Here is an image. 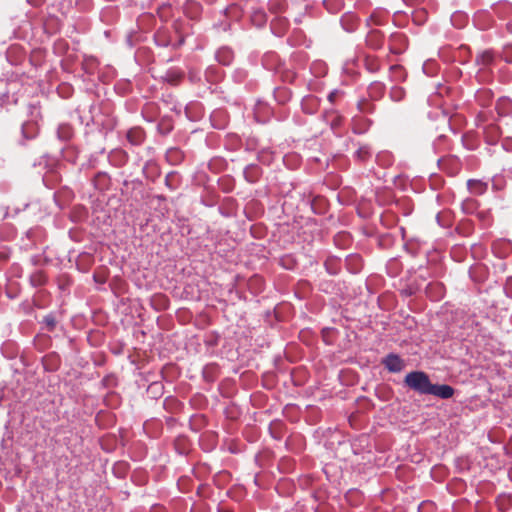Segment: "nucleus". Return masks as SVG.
I'll use <instances>...</instances> for the list:
<instances>
[{
	"mask_svg": "<svg viewBox=\"0 0 512 512\" xmlns=\"http://www.w3.org/2000/svg\"><path fill=\"white\" fill-rule=\"evenodd\" d=\"M404 385L420 395H429L433 383L423 371L409 372L404 378Z\"/></svg>",
	"mask_w": 512,
	"mask_h": 512,
	"instance_id": "obj_1",
	"label": "nucleus"
},
{
	"mask_svg": "<svg viewBox=\"0 0 512 512\" xmlns=\"http://www.w3.org/2000/svg\"><path fill=\"white\" fill-rule=\"evenodd\" d=\"M384 367L392 373H398L405 367L404 361L397 354H388L383 360Z\"/></svg>",
	"mask_w": 512,
	"mask_h": 512,
	"instance_id": "obj_2",
	"label": "nucleus"
},
{
	"mask_svg": "<svg viewBox=\"0 0 512 512\" xmlns=\"http://www.w3.org/2000/svg\"><path fill=\"white\" fill-rule=\"evenodd\" d=\"M454 388L447 384H433L429 395L436 396L441 399H449L454 395Z\"/></svg>",
	"mask_w": 512,
	"mask_h": 512,
	"instance_id": "obj_3",
	"label": "nucleus"
},
{
	"mask_svg": "<svg viewBox=\"0 0 512 512\" xmlns=\"http://www.w3.org/2000/svg\"><path fill=\"white\" fill-rule=\"evenodd\" d=\"M126 137L129 143L139 146L145 139V133L140 127H133L127 131Z\"/></svg>",
	"mask_w": 512,
	"mask_h": 512,
	"instance_id": "obj_4",
	"label": "nucleus"
},
{
	"mask_svg": "<svg viewBox=\"0 0 512 512\" xmlns=\"http://www.w3.org/2000/svg\"><path fill=\"white\" fill-rule=\"evenodd\" d=\"M484 136L487 143L495 144L501 136L500 128L495 124H488L484 127Z\"/></svg>",
	"mask_w": 512,
	"mask_h": 512,
	"instance_id": "obj_5",
	"label": "nucleus"
},
{
	"mask_svg": "<svg viewBox=\"0 0 512 512\" xmlns=\"http://www.w3.org/2000/svg\"><path fill=\"white\" fill-rule=\"evenodd\" d=\"M341 26L347 32H353L357 29L358 18L353 13H346L341 17Z\"/></svg>",
	"mask_w": 512,
	"mask_h": 512,
	"instance_id": "obj_6",
	"label": "nucleus"
},
{
	"mask_svg": "<svg viewBox=\"0 0 512 512\" xmlns=\"http://www.w3.org/2000/svg\"><path fill=\"white\" fill-rule=\"evenodd\" d=\"M243 174L248 182L254 183L259 179L261 175V169L258 165L251 164L244 169Z\"/></svg>",
	"mask_w": 512,
	"mask_h": 512,
	"instance_id": "obj_7",
	"label": "nucleus"
},
{
	"mask_svg": "<svg viewBox=\"0 0 512 512\" xmlns=\"http://www.w3.org/2000/svg\"><path fill=\"white\" fill-rule=\"evenodd\" d=\"M385 93V85L382 82L375 81L368 87V94L370 98L377 100L380 99Z\"/></svg>",
	"mask_w": 512,
	"mask_h": 512,
	"instance_id": "obj_8",
	"label": "nucleus"
},
{
	"mask_svg": "<svg viewBox=\"0 0 512 512\" xmlns=\"http://www.w3.org/2000/svg\"><path fill=\"white\" fill-rule=\"evenodd\" d=\"M366 42L371 48L378 49L382 46V34L379 31L373 30L367 35Z\"/></svg>",
	"mask_w": 512,
	"mask_h": 512,
	"instance_id": "obj_9",
	"label": "nucleus"
},
{
	"mask_svg": "<svg viewBox=\"0 0 512 512\" xmlns=\"http://www.w3.org/2000/svg\"><path fill=\"white\" fill-rule=\"evenodd\" d=\"M216 59L223 65H229L233 60V52L229 48H221L216 53Z\"/></svg>",
	"mask_w": 512,
	"mask_h": 512,
	"instance_id": "obj_10",
	"label": "nucleus"
},
{
	"mask_svg": "<svg viewBox=\"0 0 512 512\" xmlns=\"http://www.w3.org/2000/svg\"><path fill=\"white\" fill-rule=\"evenodd\" d=\"M493 10L499 17H506L512 14V4L509 2H502L495 5Z\"/></svg>",
	"mask_w": 512,
	"mask_h": 512,
	"instance_id": "obj_11",
	"label": "nucleus"
},
{
	"mask_svg": "<svg viewBox=\"0 0 512 512\" xmlns=\"http://www.w3.org/2000/svg\"><path fill=\"white\" fill-rule=\"evenodd\" d=\"M317 106V99L313 96H309L303 99L302 109L307 114H313Z\"/></svg>",
	"mask_w": 512,
	"mask_h": 512,
	"instance_id": "obj_12",
	"label": "nucleus"
},
{
	"mask_svg": "<svg viewBox=\"0 0 512 512\" xmlns=\"http://www.w3.org/2000/svg\"><path fill=\"white\" fill-rule=\"evenodd\" d=\"M73 130L68 124H61L57 129V136L60 140L66 141L72 137Z\"/></svg>",
	"mask_w": 512,
	"mask_h": 512,
	"instance_id": "obj_13",
	"label": "nucleus"
},
{
	"mask_svg": "<svg viewBox=\"0 0 512 512\" xmlns=\"http://www.w3.org/2000/svg\"><path fill=\"white\" fill-rule=\"evenodd\" d=\"M467 185L469 190L475 194H482L486 190V184L478 180H469Z\"/></svg>",
	"mask_w": 512,
	"mask_h": 512,
	"instance_id": "obj_14",
	"label": "nucleus"
},
{
	"mask_svg": "<svg viewBox=\"0 0 512 512\" xmlns=\"http://www.w3.org/2000/svg\"><path fill=\"white\" fill-rule=\"evenodd\" d=\"M390 73L393 81H403L405 79L404 69L400 65L391 66Z\"/></svg>",
	"mask_w": 512,
	"mask_h": 512,
	"instance_id": "obj_15",
	"label": "nucleus"
},
{
	"mask_svg": "<svg viewBox=\"0 0 512 512\" xmlns=\"http://www.w3.org/2000/svg\"><path fill=\"white\" fill-rule=\"evenodd\" d=\"M493 62V55L489 51H485L477 56L476 63L483 67L489 66Z\"/></svg>",
	"mask_w": 512,
	"mask_h": 512,
	"instance_id": "obj_16",
	"label": "nucleus"
},
{
	"mask_svg": "<svg viewBox=\"0 0 512 512\" xmlns=\"http://www.w3.org/2000/svg\"><path fill=\"white\" fill-rule=\"evenodd\" d=\"M323 4L329 12L336 13L341 9L343 2L342 0H324Z\"/></svg>",
	"mask_w": 512,
	"mask_h": 512,
	"instance_id": "obj_17",
	"label": "nucleus"
},
{
	"mask_svg": "<svg viewBox=\"0 0 512 512\" xmlns=\"http://www.w3.org/2000/svg\"><path fill=\"white\" fill-rule=\"evenodd\" d=\"M405 90L402 87L394 86L390 90V98L395 101L399 102L404 99L405 97Z\"/></svg>",
	"mask_w": 512,
	"mask_h": 512,
	"instance_id": "obj_18",
	"label": "nucleus"
},
{
	"mask_svg": "<svg viewBox=\"0 0 512 512\" xmlns=\"http://www.w3.org/2000/svg\"><path fill=\"white\" fill-rule=\"evenodd\" d=\"M371 154L372 152L370 148L366 145L359 147L358 150L355 152L356 158L360 161L367 160L368 158H370Z\"/></svg>",
	"mask_w": 512,
	"mask_h": 512,
	"instance_id": "obj_19",
	"label": "nucleus"
},
{
	"mask_svg": "<svg viewBox=\"0 0 512 512\" xmlns=\"http://www.w3.org/2000/svg\"><path fill=\"white\" fill-rule=\"evenodd\" d=\"M22 132L26 138H33L37 132V126L34 123H25L22 126Z\"/></svg>",
	"mask_w": 512,
	"mask_h": 512,
	"instance_id": "obj_20",
	"label": "nucleus"
},
{
	"mask_svg": "<svg viewBox=\"0 0 512 512\" xmlns=\"http://www.w3.org/2000/svg\"><path fill=\"white\" fill-rule=\"evenodd\" d=\"M31 284L35 287L41 286L45 282V277L42 272L37 271L33 273L30 277Z\"/></svg>",
	"mask_w": 512,
	"mask_h": 512,
	"instance_id": "obj_21",
	"label": "nucleus"
},
{
	"mask_svg": "<svg viewBox=\"0 0 512 512\" xmlns=\"http://www.w3.org/2000/svg\"><path fill=\"white\" fill-rule=\"evenodd\" d=\"M502 58L507 63H512V45H506L503 48Z\"/></svg>",
	"mask_w": 512,
	"mask_h": 512,
	"instance_id": "obj_22",
	"label": "nucleus"
},
{
	"mask_svg": "<svg viewBox=\"0 0 512 512\" xmlns=\"http://www.w3.org/2000/svg\"><path fill=\"white\" fill-rule=\"evenodd\" d=\"M43 322L45 323L48 331H52L55 328L56 320L52 315L45 316Z\"/></svg>",
	"mask_w": 512,
	"mask_h": 512,
	"instance_id": "obj_23",
	"label": "nucleus"
},
{
	"mask_svg": "<svg viewBox=\"0 0 512 512\" xmlns=\"http://www.w3.org/2000/svg\"><path fill=\"white\" fill-rule=\"evenodd\" d=\"M342 123V118L339 115H335L330 122L331 128L336 131Z\"/></svg>",
	"mask_w": 512,
	"mask_h": 512,
	"instance_id": "obj_24",
	"label": "nucleus"
},
{
	"mask_svg": "<svg viewBox=\"0 0 512 512\" xmlns=\"http://www.w3.org/2000/svg\"><path fill=\"white\" fill-rule=\"evenodd\" d=\"M253 21L257 22L258 25H262L266 22L265 14L263 12L255 13Z\"/></svg>",
	"mask_w": 512,
	"mask_h": 512,
	"instance_id": "obj_25",
	"label": "nucleus"
},
{
	"mask_svg": "<svg viewBox=\"0 0 512 512\" xmlns=\"http://www.w3.org/2000/svg\"><path fill=\"white\" fill-rule=\"evenodd\" d=\"M366 66L372 72H375V71H377L379 69V65H378L376 60L367 59L366 60Z\"/></svg>",
	"mask_w": 512,
	"mask_h": 512,
	"instance_id": "obj_26",
	"label": "nucleus"
},
{
	"mask_svg": "<svg viewBox=\"0 0 512 512\" xmlns=\"http://www.w3.org/2000/svg\"><path fill=\"white\" fill-rule=\"evenodd\" d=\"M502 146L506 151L512 152V138H505L502 141Z\"/></svg>",
	"mask_w": 512,
	"mask_h": 512,
	"instance_id": "obj_27",
	"label": "nucleus"
},
{
	"mask_svg": "<svg viewBox=\"0 0 512 512\" xmlns=\"http://www.w3.org/2000/svg\"><path fill=\"white\" fill-rule=\"evenodd\" d=\"M336 95H337V94H336V92H331V93L329 94V96H328L329 100H330L331 102H333V101H334V99H335V97H336Z\"/></svg>",
	"mask_w": 512,
	"mask_h": 512,
	"instance_id": "obj_28",
	"label": "nucleus"
},
{
	"mask_svg": "<svg viewBox=\"0 0 512 512\" xmlns=\"http://www.w3.org/2000/svg\"><path fill=\"white\" fill-rule=\"evenodd\" d=\"M507 30L512 33V19L506 25Z\"/></svg>",
	"mask_w": 512,
	"mask_h": 512,
	"instance_id": "obj_29",
	"label": "nucleus"
},
{
	"mask_svg": "<svg viewBox=\"0 0 512 512\" xmlns=\"http://www.w3.org/2000/svg\"><path fill=\"white\" fill-rule=\"evenodd\" d=\"M170 177H171L170 175H168V176L166 177V183H167V185H170V184H171Z\"/></svg>",
	"mask_w": 512,
	"mask_h": 512,
	"instance_id": "obj_30",
	"label": "nucleus"
},
{
	"mask_svg": "<svg viewBox=\"0 0 512 512\" xmlns=\"http://www.w3.org/2000/svg\"><path fill=\"white\" fill-rule=\"evenodd\" d=\"M170 177H171L170 175H168V176L166 177V183H167V185H170V184H171Z\"/></svg>",
	"mask_w": 512,
	"mask_h": 512,
	"instance_id": "obj_31",
	"label": "nucleus"
},
{
	"mask_svg": "<svg viewBox=\"0 0 512 512\" xmlns=\"http://www.w3.org/2000/svg\"><path fill=\"white\" fill-rule=\"evenodd\" d=\"M31 3L38 4L41 0H28Z\"/></svg>",
	"mask_w": 512,
	"mask_h": 512,
	"instance_id": "obj_32",
	"label": "nucleus"
},
{
	"mask_svg": "<svg viewBox=\"0 0 512 512\" xmlns=\"http://www.w3.org/2000/svg\"><path fill=\"white\" fill-rule=\"evenodd\" d=\"M443 162H444V160H438V163H439L440 165H442V163H443Z\"/></svg>",
	"mask_w": 512,
	"mask_h": 512,
	"instance_id": "obj_33",
	"label": "nucleus"
},
{
	"mask_svg": "<svg viewBox=\"0 0 512 512\" xmlns=\"http://www.w3.org/2000/svg\"><path fill=\"white\" fill-rule=\"evenodd\" d=\"M220 512H232L230 510H220Z\"/></svg>",
	"mask_w": 512,
	"mask_h": 512,
	"instance_id": "obj_34",
	"label": "nucleus"
}]
</instances>
